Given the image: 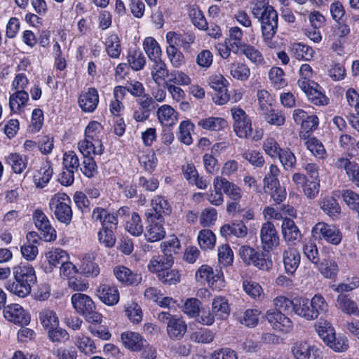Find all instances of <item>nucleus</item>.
<instances>
[{"instance_id": "f257e3e1", "label": "nucleus", "mask_w": 359, "mask_h": 359, "mask_svg": "<svg viewBox=\"0 0 359 359\" xmlns=\"http://www.w3.org/2000/svg\"><path fill=\"white\" fill-rule=\"evenodd\" d=\"M252 13L261 24L262 36L265 44L270 48H276V43L272 39L278 29V15L276 11L273 6L266 5L263 1H259L252 8Z\"/></svg>"}, {"instance_id": "f03ea898", "label": "nucleus", "mask_w": 359, "mask_h": 359, "mask_svg": "<svg viewBox=\"0 0 359 359\" xmlns=\"http://www.w3.org/2000/svg\"><path fill=\"white\" fill-rule=\"evenodd\" d=\"M72 303L74 309L81 315L88 323L100 324L102 321V316L96 311V306L92 299L81 293H75L72 297Z\"/></svg>"}, {"instance_id": "7ed1b4c3", "label": "nucleus", "mask_w": 359, "mask_h": 359, "mask_svg": "<svg viewBox=\"0 0 359 359\" xmlns=\"http://www.w3.org/2000/svg\"><path fill=\"white\" fill-rule=\"evenodd\" d=\"M71 199L65 193H57L50 200L49 206L55 218L60 222L69 224L72 218Z\"/></svg>"}, {"instance_id": "20e7f679", "label": "nucleus", "mask_w": 359, "mask_h": 359, "mask_svg": "<svg viewBox=\"0 0 359 359\" xmlns=\"http://www.w3.org/2000/svg\"><path fill=\"white\" fill-rule=\"evenodd\" d=\"M313 236L316 239L325 240L333 245H338L342 238L341 233L334 225L325 222H318L312 229Z\"/></svg>"}, {"instance_id": "39448f33", "label": "nucleus", "mask_w": 359, "mask_h": 359, "mask_svg": "<svg viewBox=\"0 0 359 359\" xmlns=\"http://www.w3.org/2000/svg\"><path fill=\"white\" fill-rule=\"evenodd\" d=\"M298 86L305 93L309 100L316 105H326L328 98L320 90V86L310 80H298Z\"/></svg>"}, {"instance_id": "423d86ee", "label": "nucleus", "mask_w": 359, "mask_h": 359, "mask_svg": "<svg viewBox=\"0 0 359 359\" xmlns=\"http://www.w3.org/2000/svg\"><path fill=\"white\" fill-rule=\"evenodd\" d=\"M266 319L272 328L278 332L289 333L293 328V323L290 318L279 311H267Z\"/></svg>"}, {"instance_id": "0eeeda50", "label": "nucleus", "mask_w": 359, "mask_h": 359, "mask_svg": "<svg viewBox=\"0 0 359 359\" xmlns=\"http://www.w3.org/2000/svg\"><path fill=\"white\" fill-rule=\"evenodd\" d=\"M260 239L263 249L266 251L272 250L279 245V236L273 223L267 221L262 225Z\"/></svg>"}, {"instance_id": "6e6552de", "label": "nucleus", "mask_w": 359, "mask_h": 359, "mask_svg": "<svg viewBox=\"0 0 359 359\" xmlns=\"http://www.w3.org/2000/svg\"><path fill=\"white\" fill-rule=\"evenodd\" d=\"M152 208L146 212L147 219H157L164 222V217L171 212V207L163 197L156 196L151 200Z\"/></svg>"}, {"instance_id": "1a4fd4ad", "label": "nucleus", "mask_w": 359, "mask_h": 359, "mask_svg": "<svg viewBox=\"0 0 359 359\" xmlns=\"http://www.w3.org/2000/svg\"><path fill=\"white\" fill-rule=\"evenodd\" d=\"M36 227L41 231L46 241H53L57 238L55 229L50 225L46 215L41 210H36L33 215Z\"/></svg>"}, {"instance_id": "9d476101", "label": "nucleus", "mask_w": 359, "mask_h": 359, "mask_svg": "<svg viewBox=\"0 0 359 359\" xmlns=\"http://www.w3.org/2000/svg\"><path fill=\"white\" fill-rule=\"evenodd\" d=\"M99 102V95L95 88H89L88 91L82 93L78 99V103L85 112H93L95 110Z\"/></svg>"}, {"instance_id": "9b49d317", "label": "nucleus", "mask_w": 359, "mask_h": 359, "mask_svg": "<svg viewBox=\"0 0 359 359\" xmlns=\"http://www.w3.org/2000/svg\"><path fill=\"white\" fill-rule=\"evenodd\" d=\"M334 166L338 169H344L348 179L359 187V165L355 162L341 157L336 160Z\"/></svg>"}, {"instance_id": "f8f14e48", "label": "nucleus", "mask_w": 359, "mask_h": 359, "mask_svg": "<svg viewBox=\"0 0 359 359\" xmlns=\"http://www.w3.org/2000/svg\"><path fill=\"white\" fill-rule=\"evenodd\" d=\"M156 116L159 123L165 127L171 128L178 121V113L168 104H163L158 108Z\"/></svg>"}, {"instance_id": "ddd939ff", "label": "nucleus", "mask_w": 359, "mask_h": 359, "mask_svg": "<svg viewBox=\"0 0 359 359\" xmlns=\"http://www.w3.org/2000/svg\"><path fill=\"white\" fill-rule=\"evenodd\" d=\"M114 273L118 281L126 285H137L142 280L141 274L134 273L124 266H116Z\"/></svg>"}, {"instance_id": "4468645a", "label": "nucleus", "mask_w": 359, "mask_h": 359, "mask_svg": "<svg viewBox=\"0 0 359 359\" xmlns=\"http://www.w3.org/2000/svg\"><path fill=\"white\" fill-rule=\"evenodd\" d=\"M187 329V323L180 317L174 316L168 321L166 331L169 337L172 339L179 340L182 339L186 333Z\"/></svg>"}, {"instance_id": "2eb2a0df", "label": "nucleus", "mask_w": 359, "mask_h": 359, "mask_svg": "<svg viewBox=\"0 0 359 359\" xmlns=\"http://www.w3.org/2000/svg\"><path fill=\"white\" fill-rule=\"evenodd\" d=\"M100 299L108 306L116 304L119 300L117 287L109 284H102L97 290Z\"/></svg>"}, {"instance_id": "dca6fc26", "label": "nucleus", "mask_w": 359, "mask_h": 359, "mask_svg": "<svg viewBox=\"0 0 359 359\" xmlns=\"http://www.w3.org/2000/svg\"><path fill=\"white\" fill-rule=\"evenodd\" d=\"M149 225L146 228L144 236L149 242H156L163 239L165 236L163 227L164 222L157 219H148Z\"/></svg>"}, {"instance_id": "f3484780", "label": "nucleus", "mask_w": 359, "mask_h": 359, "mask_svg": "<svg viewBox=\"0 0 359 359\" xmlns=\"http://www.w3.org/2000/svg\"><path fill=\"white\" fill-rule=\"evenodd\" d=\"M282 234L288 244H294L301 239V233L294 222L289 218H284L281 225Z\"/></svg>"}, {"instance_id": "a211bd4d", "label": "nucleus", "mask_w": 359, "mask_h": 359, "mask_svg": "<svg viewBox=\"0 0 359 359\" xmlns=\"http://www.w3.org/2000/svg\"><path fill=\"white\" fill-rule=\"evenodd\" d=\"M13 276L15 280H18L32 286L36 280L35 271L30 265L20 264L13 267Z\"/></svg>"}, {"instance_id": "6ab92c4d", "label": "nucleus", "mask_w": 359, "mask_h": 359, "mask_svg": "<svg viewBox=\"0 0 359 359\" xmlns=\"http://www.w3.org/2000/svg\"><path fill=\"white\" fill-rule=\"evenodd\" d=\"M4 316L6 319L14 323L27 324L29 318H26L22 307L18 304L8 305L4 309Z\"/></svg>"}, {"instance_id": "aec40b11", "label": "nucleus", "mask_w": 359, "mask_h": 359, "mask_svg": "<svg viewBox=\"0 0 359 359\" xmlns=\"http://www.w3.org/2000/svg\"><path fill=\"white\" fill-rule=\"evenodd\" d=\"M283 264L287 274L293 275L300 263V255L294 248H289L283 253Z\"/></svg>"}, {"instance_id": "412c9836", "label": "nucleus", "mask_w": 359, "mask_h": 359, "mask_svg": "<svg viewBox=\"0 0 359 359\" xmlns=\"http://www.w3.org/2000/svg\"><path fill=\"white\" fill-rule=\"evenodd\" d=\"M78 147L83 157H93L92 155H101L103 147L100 140L93 141L85 138L78 143Z\"/></svg>"}, {"instance_id": "4be33fe9", "label": "nucleus", "mask_w": 359, "mask_h": 359, "mask_svg": "<svg viewBox=\"0 0 359 359\" xmlns=\"http://www.w3.org/2000/svg\"><path fill=\"white\" fill-rule=\"evenodd\" d=\"M293 311L297 316L308 320H313L316 319L313 309L311 307V302L307 298H295Z\"/></svg>"}, {"instance_id": "5701e85b", "label": "nucleus", "mask_w": 359, "mask_h": 359, "mask_svg": "<svg viewBox=\"0 0 359 359\" xmlns=\"http://www.w3.org/2000/svg\"><path fill=\"white\" fill-rule=\"evenodd\" d=\"M39 320L43 329L46 331L56 327L60 323L56 312L49 308H44L39 311Z\"/></svg>"}, {"instance_id": "b1692460", "label": "nucleus", "mask_w": 359, "mask_h": 359, "mask_svg": "<svg viewBox=\"0 0 359 359\" xmlns=\"http://www.w3.org/2000/svg\"><path fill=\"white\" fill-rule=\"evenodd\" d=\"M220 233L222 236L226 238L231 236L244 238L248 234V227L242 222L226 224L221 227Z\"/></svg>"}, {"instance_id": "393cba45", "label": "nucleus", "mask_w": 359, "mask_h": 359, "mask_svg": "<svg viewBox=\"0 0 359 359\" xmlns=\"http://www.w3.org/2000/svg\"><path fill=\"white\" fill-rule=\"evenodd\" d=\"M173 264L172 257L169 256L157 255L153 257L149 264L148 269L151 273H158V274L161 271H163L165 268H170Z\"/></svg>"}, {"instance_id": "a878e982", "label": "nucleus", "mask_w": 359, "mask_h": 359, "mask_svg": "<svg viewBox=\"0 0 359 359\" xmlns=\"http://www.w3.org/2000/svg\"><path fill=\"white\" fill-rule=\"evenodd\" d=\"M323 211L333 219L339 218L341 207L337 201L332 196L324 197L320 202Z\"/></svg>"}, {"instance_id": "bb28decb", "label": "nucleus", "mask_w": 359, "mask_h": 359, "mask_svg": "<svg viewBox=\"0 0 359 359\" xmlns=\"http://www.w3.org/2000/svg\"><path fill=\"white\" fill-rule=\"evenodd\" d=\"M212 310L217 319L223 320L228 318L230 308L227 299L224 297H215L212 303Z\"/></svg>"}, {"instance_id": "cd10ccee", "label": "nucleus", "mask_w": 359, "mask_h": 359, "mask_svg": "<svg viewBox=\"0 0 359 359\" xmlns=\"http://www.w3.org/2000/svg\"><path fill=\"white\" fill-rule=\"evenodd\" d=\"M317 265L319 272L325 278L334 279L339 271L337 263L332 259H325Z\"/></svg>"}, {"instance_id": "c85d7f7f", "label": "nucleus", "mask_w": 359, "mask_h": 359, "mask_svg": "<svg viewBox=\"0 0 359 359\" xmlns=\"http://www.w3.org/2000/svg\"><path fill=\"white\" fill-rule=\"evenodd\" d=\"M121 340L125 346L133 351H139L144 346V339L142 336L133 332H126L121 334Z\"/></svg>"}, {"instance_id": "c756f323", "label": "nucleus", "mask_w": 359, "mask_h": 359, "mask_svg": "<svg viewBox=\"0 0 359 359\" xmlns=\"http://www.w3.org/2000/svg\"><path fill=\"white\" fill-rule=\"evenodd\" d=\"M197 125L204 130L219 131L224 129L227 126V123L223 118L210 116L200 119Z\"/></svg>"}, {"instance_id": "7c9ffc66", "label": "nucleus", "mask_w": 359, "mask_h": 359, "mask_svg": "<svg viewBox=\"0 0 359 359\" xmlns=\"http://www.w3.org/2000/svg\"><path fill=\"white\" fill-rule=\"evenodd\" d=\"M313 346L305 340L294 342L291 347V353L295 359H309Z\"/></svg>"}, {"instance_id": "2f4dec72", "label": "nucleus", "mask_w": 359, "mask_h": 359, "mask_svg": "<svg viewBox=\"0 0 359 359\" xmlns=\"http://www.w3.org/2000/svg\"><path fill=\"white\" fill-rule=\"evenodd\" d=\"M315 330L319 337L323 341L330 344L332 340H335V333L334 328L331 326L330 323L327 321H318L315 324Z\"/></svg>"}, {"instance_id": "473e14b6", "label": "nucleus", "mask_w": 359, "mask_h": 359, "mask_svg": "<svg viewBox=\"0 0 359 359\" xmlns=\"http://www.w3.org/2000/svg\"><path fill=\"white\" fill-rule=\"evenodd\" d=\"M92 218L95 222H99L102 226L114 225L118 224L117 217L109 214L107 211L101 208H96L92 213Z\"/></svg>"}, {"instance_id": "72a5a7b5", "label": "nucleus", "mask_w": 359, "mask_h": 359, "mask_svg": "<svg viewBox=\"0 0 359 359\" xmlns=\"http://www.w3.org/2000/svg\"><path fill=\"white\" fill-rule=\"evenodd\" d=\"M74 344L85 355H90L96 353V346L89 337L83 334L76 336Z\"/></svg>"}, {"instance_id": "f704fd0d", "label": "nucleus", "mask_w": 359, "mask_h": 359, "mask_svg": "<svg viewBox=\"0 0 359 359\" xmlns=\"http://www.w3.org/2000/svg\"><path fill=\"white\" fill-rule=\"evenodd\" d=\"M152 62H154L151 72L152 79L156 83L160 84L166 77L170 76L168 69L161 58Z\"/></svg>"}, {"instance_id": "c9c22d12", "label": "nucleus", "mask_w": 359, "mask_h": 359, "mask_svg": "<svg viewBox=\"0 0 359 359\" xmlns=\"http://www.w3.org/2000/svg\"><path fill=\"white\" fill-rule=\"evenodd\" d=\"M143 48L151 61L161 59V50L158 43L152 37H147L143 41Z\"/></svg>"}, {"instance_id": "e433bc0d", "label": "nucleus", "mask_w": 359, "mask_h": 359, "mask_svg": "<svg viewBox=\"0 0 359 359\" xmlns=\"http://www.w3.org/2000/svg\"><path fill=\"white\" fill-rule=\"evenodd\" d=\"M220 187L224 193L233 201H239L242 197V190L235 184L229 182L226 178L220 177Z\"/></svg>"}, {"instance_id": "4c0bfd02", "label": "nucleus", "mask_w": 359, "mask_h": 359, "mask_svg": "<svg viewBox=\"0 0 359 359\" xmlns=\"http://www.w3.org/2000/svg\"><path fill=\"white\" fill-rule=\"evenodd\" d=\"M220 177L217 176L214 178L213 187L214 191L210 193L203 194L206 199L213 205L219 206L222 204L224 201L223 194L222 193V188L220 187L219 184Z\"/></svg>"}, {"instance_id": "58836bf2", "label": "nucleus", "mask_w": 359, "mask_h": 359, "mask_svg": "<svg viewBox=\"0 0 359 359\" xmlns=\"http://www.w3.org/2000/svg\"><path fill=\"white\" fill-rule=\"evenodd\" d=\"M196 277V278L204 279L212 287H217V283L221 281L220 276L218 274L214 275L212 269L207 265H203L198 269Z\"/></svg>"}, {"instance_id": "ea45409f", "label": "nucleus", "mask_w": 359, "mask_h": 359, "mask_svg": "<svg viewBox=\"0 0 359 359\" xmlns=\"http://www.w3.org/2000/svg\"><path fill=\"white\" fill-rule=\"evenodd\" d=\"M28 99V93L23 90H19L14 93L9 98L11 110L15 113L20 111L21 107L25 105Z\"/></svg>"}, {"instance_id": "a19ab883", "label": "nucleus", "mask_w": 359, "mask_h": 359, "mask_svg": "<svg viewBox=\"0 0 359 359\" xmlns=\"http://www.w3.org/2000/svg\"><path fill=\"white\" fill-rule=\"evenodd\" d=\"M127 60L130 67L134 71L142 69L146 64V58L139 50H130Z\"/></svg>"}, {"instance_id": "79ce46f5", "label": "nucleus", "mask_w": 359, "mask_h": 359, "mask_svg": "<svg viewBox=\"0 0 359 359\" xmlns=\"http://www.w3.org/2000/svg\"><path fill=\"white\" fill-rule=\"evenodd\" d=\"M46 257L48 263L55 267L60 264H63L69 259L67 252L60 248L51 249L46 254Z\"/></svg>"}, {"instance_id": "37998d69", "label": "nucleus", "mask_w": 359, "mask_h": 359, "mask_svg": "<svg viewBox=\"0 0 359 359\" xmlns=\"http://www.w3.org/2000/svg\"><path fill=\"white\" fill-rule=\"evenodd\" d=\"M126 230L133 236H140L143 232V225L140 215L133 212L126 222Z\"/></svg>"}, {"instance_id": "c03bdc74", "label": "nucleus", "mask_w": 359, "mask_h": 359, "mask_svg": "<svg viewBox=\"0 0 359 359\" xmlns=\"http://www.w3.org/2000/svg\"><path fill=\"white\" fill-rule=\"evenodd\" d=\"M241 52L252 63L259 65L264 63V60L260 51L253 46L243 43L241 47Z\"/></svg>"}, {"instance_id": "a18cd8bd", "label": "nucleus", "mask_w": 359, "mask_h": 359, "mask_svg": "<svg viewBox=\"0 0 359 359\" xmlns=\"http://www.w3.org/2000/svg\"><path fill=\"white\" fill-rule=\"evenodd\" d=\"M31 285L18 280L13 282L8 281L6 285V289L11 293L20 297H25L31 292Z\"/></svg>"}, {"instance_id": "49530a36", "label": "nucleus", "mask_w": 359, "mask_h": 359, "mask_svg": "<svg viewBox=\"0 0 359 359\" xmlns=\"http://www.w3.org/2000/svg\"><path fill=\"white\" fill-rule=\"evenodd\" d=\"M305 145L316 158L319 159H324L326 158L327 152L323 144L316 137L309 138L305 142Z\"/></svg>"}, {"instance_id": "de8ad7c7", "label": "nucleus", "mask_w": 359, "mask_h": 359, "mask_svg": "<svg viewBox=\"0 0 359 359\" xmlns=\"http://www.w3.org/2000/svg\"><path fill=\"white\" fill-rule=\"evenodd\" d=\"M337 303L339 308L348 315L359 313L355 302L345 295L339 294L337 298Z\"/></svg>"}, {"instance_id": "09e8293b", "label": "nucleus", "mask_w": 359, "mask_h": 359, "mask_svg": "<svg viewBox=\"0 0 359 359\" xmlns=\"http://www.w3.org/2000/svg\"><path fill=\"white\" fill-rule=\"evenodd\" d=\"M116 225L102 226V230L98 233L99 241L108 248H111L115 244L116 238L113 231L116 229Z\"/></svg>"}, {"instance_id": "8fccbe9b", "label": "nucleus", "mask_w": 359, "mask_h": 359, "mask_svg": "<svg viewBox=\"0 0 359 359\" xmlns=\"http://www.w3.org/2000/svg\"><path fill=\"white\" fill-rule=\"evenodd\" d=\"M53 170L50 165L41 168L34 175V182L36 187L43 188L50 181Z\"/></svg>"}, {"instance_id": "3c124183", "label": "nucleus", "mask_w": 359, "mask_h": 359, "mask_svg": "<svg viewBox=\"0 0 359 359\" xmlns=\"http://www.w3.org/2000/svg\"><path fill=\"white\" fill-rule=\"evenodd\" d=\"M107 54L112 58H118L121 52V43L117 35L111 34L105 41Z\"/></svg>"}, {"instance_id": "603ef678", "label": "nucleus", "mask_w": 359, "mask_h": 359, "mask_svg": "<svg viewBox=\"0 0 359 359\" xmlns=\"http://www.w3.org/2000/svg\"><path fill=\"white\" fill-rule=\"evenodd\" d=\"M6 161L9 164L13 172L20 174L27 167V161L25 158L17 153L10 154L6 158Z\"/></svg>"}, {"instance_id": "864d4df0", "label": "nucleus", "mask_w": 359, "mask_h": 359, "mask_svg": "<svg viewBox=\"0 0 359 359\" xmlns=\"http://www.w3.org/2000/svg\"><path fill=\"white\" fill-rule=\"evenodd\" d=\"M216 238L213 232L209 229H203L198 235V242L203 250L212 249L215 245Z\"/></svg>"}, {"instance_id": "5fc2aeb1", "label": "nucleus", "mask_w": 359, "mask_h": 359, "mask_svg": "<svg viewBox=\"0 0 359 359\" xmlns=\"http://www.w3.org/2000/svg\"><path fill=\"white\" fill-rule=\"evenodd\" d=\"M310 302L316 319L319 315L325 313L328 311V304L321 294H316Z\"/></svg>"}, {"instance_id": "6e6d98bb", "label": "nucleus", "mask_w": 359, "mask_h": 359, "mask_svg": "<svg viewBox=\"0 0 359 359\" xmlns=\"http://www.w3.org/2000/svg\"><path fill=\"white\" fill-rule=\"evenodd\" d=\"M194 130V124L189 121H183L179 127V140L181 142L189 145L192 143L193 139L191 131Z\"/></svg>"}, {"instance_id": "4d7b16f0", "label": "nucleus", "mask_w": 359, "mask_h": 359, "mask_svg": "<svg viewBox=\"0 0 359 359\" xmlns=\"http://www.w3.org/2000/svg\"><path fill=\"white\" fill-rule=\"evenodd\" d=\"M264 113L265 120L271 125L280 126L285 121V115L281 111L270 107L268 111H264Z\"/></svg>"}, {"instance_id": "13d9d810", "label": "nucleus", "mask_w": 359, "mask_h": 359, "mask_svg": "<svg viewBox=\"0 0 359 359\" xmlns=\"http://www.w3.org/2000/svg\"><path fill=\"white\" fill-rule=\"evenodd\" d=\"M279 174L280 170L275 164H271L269 168H265V175L263 179L264 188L274 184H278L280 182L278 179Z\"/></svg>"}, {"instance_id": "bf43d9fd", "label": "nucleus", "mask_w": 359, "mask_h": 359, "mask_svg": "<svg viewBox=\"0 0 359 359\" xmlns=\"http://www.w3.org/2000/svg\"><path fill=\"white\" fill-rule=\"evenodd\" d=\"M230 72L233 78L241 81H246L250 74L249 67L243 63L231 64Z\"/></svg>"}, {"instance_id": "052dcab7", "label": "nucleus", "mask_w": 359, "mask_h": 359, "mask_svg": "<svg viewBox=\"0 0 359 359\" xmlns=\"http://www.w3.org/2000/svg\"><path fill=\"white\" fill-rule=\"evenodd\" d=\"M242 157L255 167L260 168L264 164L262 154L257 150L246 149L242 153Z\"/></svg>"}, {"instance_id": "680f3d73", "label": "nucleus", "mask_w": 359, "mask_h": 359, "mask_svg": "<svg viewBox=\"0 0 359 359\" xmlns=\"http://www.w3.org/2000/svg\"><path fill=\"white\" fill-rule=\"evenodd\" d=\"M125 311L128 318L134 323H139L142 318L140 306L136 302L128 303L125 306Z\"/></svg>"}, {"instance_id": "e2e57ef3", "label": "nucleus", "mask_w": 359, "mask_h": 359, "mask_svg": "<svg viewBox=\"0 0 359 359\" xmlns=\"http://www.w3.org/2000/svg\"><path fill=\"white\" fill-rule=\"evenodd\" d=\"M292 50L294 57L298 60H309L314 53L311 48L302 43L294 44Z\"/></svg>"}, {"instance_id": "0e129e2a", "label": "nucleus", "mask_w": 359, "mask_h": 359, "mask_svg": "<svg viewBox=\"0 0 359 359\" xmlns=\"http://www.w3.org/2000/svg\"><path fill=\"white\" fill-rule=\"evenodd\" d=\"M269 79L277 88H282L287 85L285 74L280 67H272L269 73Z\"/></svg>"}, {"instance_id": "69168bd1", "label": "nucleus", "mask_w": 359, "mask_h": 359, "mask_svg": "<svg viewBox=\"0 0 359 359\" xmlns=\"http://www.w3.org/2000/svg\"><path fill=\"white\" fill-rule=\"evenodd\" d=\"M159 280L163 283L169 285L176 284L180 282V275L178 271L165 268L158 274Z\"/></svg>"}, {"instance_id": "338daca9", "label": "nucleus", "mask_w": 359, "mask_h": 359, "mask_svg": "<svg viewBox=\"0 0 359 359\" xmlns=\"http://www.w3.org/2000/svg\"><path fill=\"white\" fill-rule=\"evenodd\" d=\"M264 189L266 193L270 194L276 203H281L286 197L285 189L280 186V182L278 184L269 185Z\"/></svg>"}, {"instance_id": "774afa93", "label": "nucleus", "mask_w": 359, "mask_h": 359, "mask_svg": "<svg viewBox=\"0 0 359 359\" xmlns=\"http://www.w3.org/2000/svg\"><path fill=\"white\" fill-rule=\"evenodd\" d=\"M243 287L245 292L254 299L264 296L262 287L255 281L246 280L243 281Z\"/></svg>"}]
</instances>
